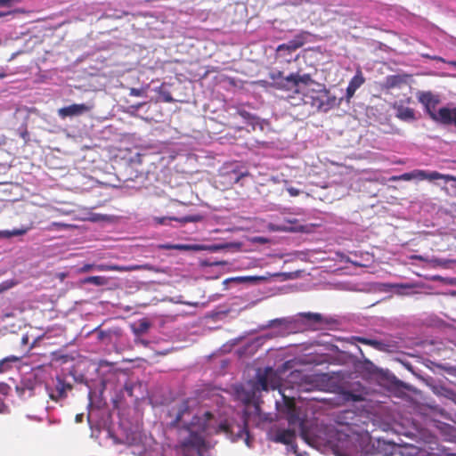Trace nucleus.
<instances>
[{"label":"nucleus","instance_id":"obj_1","mask_svg":"<svg viewBox=\"0 0 456 456\" xmlns=\"http://www.w3.org/2000/svg\"><path fill=\"white\" fill-rule=\"evenodd\" d=\"M174 418L170 426L188 433L182 444L183 446H200L204 440L202 434L218 435L224 428L225 419L219 420L217 415L202 409L193 400H183L176 409L169 411Z\"/></svg>","mask_w":456,"mask_h":456},{"label":"nucleus","instance_id":"obj_2","mask_svg":"<svg viewBox=\"0 0 456 456\" xmlns=\"http://www.w3.org/2000/svg\"><path fill=\"white\" fill-rule=\"evenodd\" d=\"M272 79V86L276 89L283 91H293L300 93V86H316L317 89H308L305 94V103L311 104L313 108L319 110L328 111L336 104V97L332 96L329 90L323 85L314 81L309 73H300V70L291 72L284 76L283 71L276 70L269 74Z\"/></svg>","mask_w":456,"mask_h":456},{"label":"nucleus","instance_id":"obj_3","mask_svg":"<svg viewBox=\"0 0 456 456\" xmlns=\"http://www.w3.org/2000/svg\"><path fill=\"white\" fill-rule=\"evenodd\" d=\"M281 385V379L278 372L272 367H266L264 370L258 369L254 379L238 387L236 395L245 406H253L255 415H259L262 403L261 392L279 389Z\"/></svg>","mask_w":456,"mask_h":456},{"label":"nucleus","instance_id":"obj_4","mask_svg":"<svg viewBox=\"0 0 456 456\" xmlns=\"http://www.w3.org/2000/svg\"><path fill=\"white\" fill-rule=\"evenodd\" d=\"M250 413L246 409L240 416L239 420L234 419H225L224 428H223L222 434L225 435L232 442H237L243 439L245 444L250 447L251 438L248 432V421Z\"/></svg>","mask_w":456,"mask_h":456},{"label":"nucleus","instance_id":"obj_5","mask_svg":"<svg viewBox=\"0 0 456 456\" xmlns=\"http://www.w3.org/2000/svg\"><path fill=\"white\" fill-rule=\"evenodd\" d=\"M282 395L283 403L281 405L279 403H276L277 408L280 411L286 414L287 420L290 426L299 425L301 428V437L307 443H309V439L307 436V433L304 428V421L300 419V412L295 403V399L293 397H289L284 394Z\"/></svg>","mask_w":456,"mask_h":456},{"label":"nucleus","instance_id":"obj_6","mask_svg":"<svg viewBox=\"0 0 456 456\" xmlns=\"http://www.w3.org/2000/svg\"><path fill=\"white\" fill-rule=\"evenodd\" d=\"M419 179V180H429L434 181L436 179H444L445 182H449L450 180L454 179L452 175H444L437 171L427 172L425 170H414L410 173H404L400 176L393 177V180H404L409 181L411 179Z\"/></svg>","mask_w":456,"mask_h":456},{"label":"nucleus","instance_id":"obj_7","mask_svg":"<svg viewBox=\"0 0 456 456\" xmlns=\"http://www.w3.org/2000/svg\"><path fill=\"white\" fill-rule=\"evenodd\" d=\"M48 395L53 401L58 402L67 397V392L72 389V386L61 378L56 379L53 387H46Z\"/></svg>","mask_w":456,"mask_h":456},{"label":"nucleus","instance_id":"obj_8","mask_svg":"<svg viewBox=\"0 0 456 456\" xmlns=\"http://www.w3.org/2000/svg\"><path fill=\"white\" fill-rule=\"evenodd\" d=\"M94 108V104H71L69 106H66L58 110V115L61 118H65L67 117H76L81 116L85 113L91 111Z\"/></svg>","mask_w":456,"mask_h":456},{"label":"nucleus","instance_id":"obj_9","mask_svg":"<svg viewBox=\"0 0 456 456\" xmlns=\"http://www.w3.org/2000/svg\"><path fill=\"white\" fill-rule=\"evenodd\" d=\"M418 100L424 105L426 111L433 119V114H437L436 109L440 102L439 97L431 92H420L418 94Z\"/></svg>","mask_w":456,"mask_h":456},{"label":"nucleus","instance_id":"obj_10","mask_svg":"<svg viewBox=\"0 0 456 456\" xmlns=\"http://www.w3.org/2000/svg\"><path fill=\"white\" fill-rule=\"evenodd\" d=\"M433 120L443 125H454L456 127V107L453 109L443 107L433 114Z\"/></svg>","mask_w":456,"mask_h":456},{"label":"nucleus","instance_id":"obj_11","mask_svg":"<svg viewBox=\"0 0 456 456\" xmlns=\"http://www.w3.org/2000/svg\"><path fill=\"white\" fill-rule=\"evenodd\" d=\"M271 440L275 443H280L283 444H292L296 438V432L293 429H276L273 430Z\"/></svg>","mask_w":456,"mask_h":456},{"label":"nucleus","instance_id":"obj_12","mask_svg":"<svg viewBox=\"0 0 456 456\" xmlns=\"http://www.w3.org/2000/svg\"><path fill=\"white\" fill-rule=\"evenodd\" d=\"M297 47L291 44L290 41L285 44L279 45L276 48L277 59H281V61L290 62L292 60L291 53L297 51Z\"/></svg>","mask_w":456,"mask_h":456},{"label":"nucleus","instance_id":"obj_13","mask_svg":"<svg viewBox=\"0 0 456 456\" xmlns=\"http://www.w3.org/2000/svg\"><path fill=\"white\" fill-rule=\"evenodd\" d=\"M406 75H390L387 76L384 82V88L390 90L393 88L400 87L406 83Z\"/></svg>","mask_w":456,"mask_h":456},{"label":"nucleus","instance_id":"obj_14","mask_svg":"<svg viewBox=\"0 0 456 456\" xmlns=\"http://www.w3.org/2000/svg\"><path fill=\"white\" fill-rule=\"evenodd\" d=\"M396 117L403 121H413L416 119L414 110L403 106H399L397 108Z\"/></svg>","mask_w":456,"mask_h":456},{"label":"nucleus","instance_id":"obj_15","mask_svg":"<svg viewBox=\"0 0 456 456\" xmlns=\"http://www.w3.org/2000/svg\"><path fill=\"white\" fill-rule=\"evenodd\" d=\"M81 282L83 284H93L94 286H107L110 282V278L105 276H88L84 278Z\"/></svg>","mask_w":456,"mask_h":456},{"label":"nucleus","instance_id":"obj_16","mask_svg":"<svg viewBox=\"0 0 456 456\" xmlns=\"http://www.w3.org/2000/svg\"><path fill=\"white\" fill-rule=\"evenodd\" d=\"M20 358L15 355L7 356L0 361V373L9 371L13 363L20 362Z\"/></svg>","mask_w":456,"mask_h":456},{"label":"nucleus","instance_id":"obj_17","mask_svg":"<svg viewBox=\"0 0 456 456\" xmlns=\"http://www.w3.org/2000/svg\"><path fill=\"white\" fill-rule=\"evenodd\" d=\"M267 278L265 276H238L234 278H231L229 281L237 282V283H256L259 281H265Z\"/></svg>","mask_w":456,"mask_h":456},{"label":"nucleus","instance_id":"obj_18","mask_svg":"<svg viewBox=\"0 0 456 456\" xmlns=\"http://www.w3.org/2000/svg\"><path fill=\"white\" fill-rule=\"evenodd\" d=\"M310 36H311V34L309 32L301 31L298 34H297L294 37V38L290 40V42H291V44H293V45L295 47H297V49H299L308 41V37Z\"/></svg>","mask_w":456,"mask_h":456},{"label":"nucleus","instance_id":"obj_19","mask_svg":"<svg viewBox=\"0 0 456 456\" xmlns=\"http://www.w3.org/2000/svg\"><path fill=\"white\" fill-rule=\"evenodd\" d=\"M358 341L363 345L370 346L377 350L385 351L387 345L379 340L366 338H358Z\"/></svg>","mask_w":456,"mask_h":456},{"label":"nucleus","instance_id":"obj_20","mask_svg":"<svg viewBox=\"0 0 456 456\" xmlns=\"http://www.w3.org/2000/svg\"><path fill=\"white\" fill-rule=\"evenodd\" d=\"M365 82V78L362 72V69L358 68L356 69L355 75L349 81V86L355 88L356 90L361 87Z\"/></svg>","mask_w":456,"mask_h":456},{"label":"nucleus","instance_id":"obj_21","mask_svg":"<svg viewBox=\"0 0 456 456\" xmlns=\"http://www.w3.org/2000/svg\"><path fill=\"white\" fill-rule=\"evenodd\" d=\"M237 114L250 125H256L258 123V118L256 115L247 111L245 109H238Z\"/></svg>","mask_w":456,"mask_h":456},{"label":"nucleus","instance_id":"obj_22","mask_svg":"<svg viewBox=\"0 0 456 456\" xmlns=\"http://www.w3.org/2000/svg\"><path fill=\"white\" fill-rule=\"evenodd\" d=\"M95 271H98V272H108V271L125 272V265L99 264V265H95Z\"/></svg>","mask_w":456,"mask_h":456},{"label":"nucleus","instance_id":"obj_23","mask_svg":"<svg viewBox=\"0 0 456 456\" xmlns=\"http://www.w3.org/2000/svg\"><path fill=\"white\" fill-rule=\"evenodd\" d=\"M156 92L159 94V97L162 102L172 103L175 102V99L173 98L171 93L166 89L163 88V86H159Z\"/></svg>","mask_w":456,"mask_h":456},{"label":"nucleus","instance_id":"obj_24","mask_svg":"<svg viewBox=\"0 0 456 456\" xmlns=\"http://www.w3.org/2000/svg\"><path fill=\"white\" fill-rule=\"evenodd\" d=\"M139 270L156 271V269L150 264L127 265V266L125 265V272H132V271H139Z\"/></svg>","mask_w":456,"mask_h":456},{"label":"nucleus","instance_id":"obj_25","mask_svg":"<svg viewBox=\"0 0 456 456\" xmlns=\"http://www.w3.org/2000/svg\"><path fill=\"white\" fill-rule=\"evenodd\" d=\"M157 248L159 249H167V250H170V249L185 250V249H188L190 247L187 245H183V244H168L167 243V244H159V245H158Z\"/></svg>","mask_w":456,"mask_h":456},{"label":"nucleus","instance_id":"obj_26","mask_svg":"<svg viewBox=\"0 0 456 456\" xmlns=\"http://www.w3.org/2000/svg\"><path fill=\"white\" fill-rule=\"evenodd\" d=\"M301 316L307 321L314 322H321L322 321V314L316 313H303L301 314Z\"/></svg>","mask_w":456,"mask_h":456},{"label":"nucleus","instance_id":"obj_27","mask_svg":"<svg viewBox=\"0 0 456 456\" xmlns=\"http://www.w3.org/2000/svg\"><path fill=\"white\" fill-rule=\"evenodd\" d=\"M69 226H70L69 224H64V223L53 222V223H52L48 226L47 229L50 230V231H53V230H63V229L69 228Z\"/></svg>","mask_w":456,"mask_h":456},{"label":"nucleus","instance_id":"obj_28","mask_svg":"<svg viewBox=\"0 0 456 456\" xmlns=\"http://www.w3.org/2000/svg\"><path fill=\"white\" fill-rule=\"evenodd\" d=\"M171 220H177V218L175 217H167V216H162V217H154V221L156 224H160V225H164V224H167V221H171Z\"/></svg>","mask_w":456,"mask_h":456},{"label":"nucleus","instance_id":"obj_29","mask_svg":"<svg viewBox=\"0 0 456 456\" xmlns=\"http://www.w3.org/2000/svg\"><path fill=\"white\" fill-rule=\"evenodd\" d=\"M145 94L144 90L142 89V88H134V87H132L130 88L129 90V94L132 95V96H136V97H139V96H143Z\"/></svg>","mask_w":456,"mask_h":456},{"label":"nucleus","instance_id":"obj_30","mask_svg":"<svg viewBox=\"0 0 456 456\" xmlns=\"http://www.w3.org/2000/svg\"><path fill=\"white\" fill-rule=\"evenodd\" d=\"M26 232H27V229H13L11 232H6L8 237L23 235Z\"/></svg>","mask_w":456,"mask_h":456},{"label":"nucleus","instance_id":"obj_31","mask_svg":"<svg viewBox=\"0 0 456 456\" xmlns=\"http://www.w3.org/2000/svg\"><path fill=\"white\" fill-rule=\"evenodd\" d=\"M92 270H95V264H86L79 268V273H88Z\"/></svg>","mask_w":456,"mask_h":456},{"label":"nucleus","instance_id":"obj_32","mask_svg":"<svg viewBox=\"0 0 456 456\" xmlns=\"http://www.w3.org/2000/svg\"><path fill=\"white\" fill-rule=\"evenodd\" d=\"M421 56L425 59H428V60H434V61H442V62H445L444 59L440 57V56H436V55H430L428 53H422Z\"/></svg>","mask_w":456,"mask_h":456},{"label":"nucleus","instance_id":"obj_33","mask_svg":"<svg viewBox=\"0 0 456 456\" xmlns=\"http://www.w3.org/2000/svg\"><path fill=\"white\" fill-rule=\"evenodd\" d=\"M287 191L291 197H297L300 194V191L294 187H288Z\"/></svg>","mask_w":456,"mask_h":456},{"label":"nucleus","instance_id":"obj_34","mask_svg":"<svg viewBox=\"0 0 456 456\" xmlns=\"http://www.w3.org/2000/svg\"><path fill=\"white\" fill-rule=\"evenodd\" d=\"M355 92H356V89H355V88H354V87L350 86L349 85L347 86V87H346V96H347L348 98L353 97V96H354V94H355Z\"/></svg>","mask_w":456,"mask_h":456},{"label":"nucleus","instance_id":"obj_35","mask_svg":"<svg viewBox=\"0 0 456 456\" xmlns=\"http://www.w3.org/2000/svg\"><path fill=\"white\" fill-rule=\"evenodd\" d=\"M11 286H7V285H4V284H1L0 285V291H3L8 288H10Z\"/></svg>","mask_w":456,"mask_h":456},{"label":"nucleus","instance_id":"obj_36","mask_svg":"<svg viewBox=\"0 0 456 456\" xmlns=\"http://www.w3.org/2000/svg\"><path fill=\"white\" fill-rule=\"evenodd\" d=\"M398 286H399V287H402V288H411V287H412V285H409V284H405V285H403V284H400V285H398Z\"/></svg>","mask_w":456,"mask_h":456},{"label":"nucleus","instance_id":"obj_37","mask_svg":"<svg viewBox=\"0 0 456 456\" xmlns=\"http://www.w3.org/2000/svg\"><path fill=\"white\" fill-rule=\"evenodd\" d=\"M19 53H20L19 52H18V53H12V56L10 57L9 61L13 60V59L15 58V56H16L17 54H19Z\"/></svg>","mask_w":456,"mask_h":456},{"label":"nucleus","instance_id":"obj_38","mask_svg":"<svg viewBox=\"0 0 456 456\" xmlns=\"http://www.w3.org/2000/svg\"><path fill=\"white\" fill-rule=\"evenodd\" d=\"M186 221H196L198 220L197 218H194V217H186L185 218Z\"/></svg>","mask_w":456,"mask_h":456},{"label":"nucleus","instance_id":"obj_39","mask_svg":"<svg viewBox=\"0 0 456 456\" xmlns=\"http://www.w3.org/2000/svg\"><path fill=\"white\" fill-rule=\"evenodd\" d=\"M27 341H28V338L27 337H23L22 338V343L23 344H27Z\"/></svg>","mask_w":456,"mask_h":456},{"label":"nucleus","instance_id":"obj_40","mask_svg":"<svg viewBox=\"0 0 456 456\" xmlns=\"http://www.w3.org/2000/svg\"><path fill=\"white\" fill-rule=\"evenodd\" d=\"M266 83H267V82H266V81H264V80H260V81H259V84H261V85H265V84H266Z\"/></svg>","mask_w":456,"mask_h":456},{"label":"nucleus","instance_id":"obj_41","mask_svg":"<svg viewBox=\"0 0 456 456\" xmlns=\"http://www.w3.org/2000/svg\"><path fill=\"white\" fill-rule=\"evenodd\" d=\"M414 258H416V259H422L421 256H415Z\"/></svg>","mask_w":456,"mask_h":456},{"label":"nucleus","instance_id":"obj_42","mask_svg":"<svg viewBox=\"0 0 456 456\" xmlns=\"http://www.w3.org/2000/svg\"><path fill=\"white\" fill-rule=\"evenodd\" d=\"M298 59V55H297L293 60L297 61Z\"/></svg>","mask_w":456,"mask_h":456},{"label":"nucleus","instance_id":"obj_43","mask_svg":"<svg viewBox=\"0 0 456 456\" xmlns=\"http://www.w3.org/2000/svg\"><path fill=\"white\" fill-rule=\"evenodd\" d=\"M4 15V12H0V17H3Z\"/></svg>","mask_w":456,"mask_h":456},{"label":"nucleus","instance_id":"obj_44","mask_svg":"<svg viewBox=\"0 0 456 456\" xmlns=\"http://www.w3.org/2000/svg\"><path fill=\"white\" fill-rule=\"evenodd\" d=\"M453 178L452 181L456 182V176L453 175Z\"/></svg>","mask_w":456,"mask_h":456},{"label":"nucleus","instance_id":"obj_45","mask_svg":"<svg viewBox=\"0 0 456 456\" xmlns=\"http://www.w3.org/2000/svg\"><path fill=\"white\" fill-rule=\"evenodd\" d=\"M452 187H453L454 189H456V183H455L454 185H452Z\"/></svg>","mask_w":456,"mask_h":456}]
</instances>
